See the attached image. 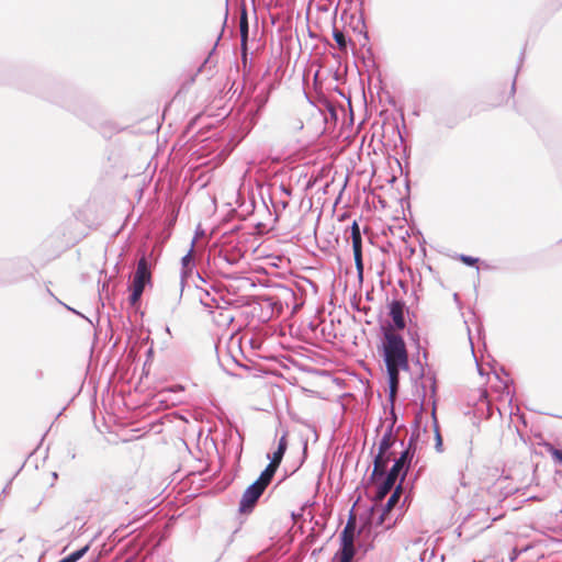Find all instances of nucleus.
I'll use <instances>...</instances> for the list:
<instances>
[{
    "label": "nucleus",
    "instance_id": "9b49d317",
    "mask_svg": "<svg viewBox=\"0 0 562 562\" xmlns=\"http://www.w3.org/2000/svg\"><path fill=\"white\" fill-rule=\"evenodd\" d=\"M386 382H387V402H395L400 391V372L403 368L394 364H385Z\"/></svg>",
    "mask_w": 562,
    "mask_h": 562
},
{
    "label": "nucleus",
    "instance_id": "f03ea898",
    "mask_svg": "<svg viewBox=\"0 0 562 562\" xmlns=\"http://www.w3.org/2000/svg\"><path fill=\"white\" fill-rule=\"evenodd\" d=\"M44 98L78 116L83 115V106L87 103V99L74 89L56 85Z\"/></svg>",
    "mask_w": 562,
    "mask_h": 562
},
{
    "label": "nucleus",
    "instance_id": "0e129e2a",
    "mask_svg": "<svg viewBox=\"0 0 562 562\" xmlns=\"http://www.w3.org/2000/svg\"><path fill=\"white\" fill-rule=\"evenodd\" d=\"M423 357H424L425 359H427V357H428V351H427V350H424V352H423Z\"/></svg>",
    "mask_w": 562,
    "mask_h": 562
},
{
    "label": "nucleus",
    "instance_id": "aec40b11",
    "mask_svg": "<svg viewBox=\"0 0 562 562\" xmlns=\"http://www.w3.org/2000/svg\"><path fill=\"white\" fill-rule=\"evenodd\" d=\"M355 535L353 531L349 530V525H347L339 535V549L341 551H350L355 552L353 546Z\"/></svg>",
    "mask_w": 562,
    "mask_h": 562
},
{
    "label": "nucleus",
    "instance_id": "bb28decb",
    "mask_svg": "<svg viewBox=\"0 0 562 562\" xmlns=\"http://www.w3.org/2000/svg\"><path fill=\"white\" fill-rule=\"evenodd\" d=\"M355 552L337 550L331 562H351Z\"/></svg>",
    "mask_w": 562,
    "mask_h": 562
},
{
    "label": "nucleus",
    "instance_id": "09e8293b",
    "mask_svg": "<svg viewBox=\"0 0 562 562\" xmlns=\"http://www.w3.org/2000/svg\"><path fill=\"white\" fill-rule=\"evenodd\" d=\"M58 562H75V560L70 557V554L64 557Z\"/></svg>",
    "mask_w": 562,
    "mask_h": 562
},
{
    "label": "nucleus",
    "instance_id": "393cba45",
    "mask_svg": "<svg viewBox=\"0 0 562 562\" xmlns=\"http://www.w3.org/2000/svg\"><path fill=\"white\" fill-rule=\"evenodd\" d=\"M276 288L279 290V297L283 299L285 304L289 303V300L295 299V292L285 284H276Z\"/></svg>",
    "mask_w": 562,
    "mask_h": 562
},
{
    "label": "nucleus",
    "instance_id": "6e6552de",
    "mask_svg": "<svg viewBox=\"0 0 562 562\" xmlns=\"http://www.w3.org/2000/svg\"><path fill=\"white\" fill-rule=\"evenodd\" d=\"M265 491L266 490L260 487L259 483L252 482L247 486L239 501L238 513L240 515H248L252 513Z\"/></svg>",
    "mask_w": 562,
    "mask_h": 562
},
{
    "label": "nucleus",
    "instance_id": "5fc2aeb1",
    "mask_svg": "<svg viewBox=\"0 0 562 562\" xmlns=\"http://www.w3.org/2000/svg\"><path fill=\"white\" fill-rule=\"evenodd\" d=\"M422 389H423L422 402H424L426 398V384L425 383H422Z\"/></svg>",
    "mask_w": 562,
    "mask_h": 562
},
{
    "label": "nucleus",
    "instance_id": "f704fd0d",
    "mask_svg": "<svg viewBox=\"0 0 562 562\" xmlns=\"http://www.w3.org/2000/svg\"><path fill=\"white\" fill-rule=\"evenodd\" d=\"M352 252H353V256L362 255V238L361 239L353 238Z\"/></svg>",
    "mask_w": 562,
    "mask_h": 562
},
{
    "label": "nucleus",
    "instance_id": "79ce46f5",
    "mask_svg": "<svg viewBox=\"0 0 562 562\" xmlns=\"http://www.w3.org/2000/svg\"><path fill=\"white\" fill-rule=\"evenodd\" d=\"M215 50V47L212 49V52L210 54H212L213 52ZM210 57L211 55H209V57L205 58V60L203 61V64L198 68L196 70V74H200L203 71V69L206 67V65L209 64L210 61Z\"/></svg>",
    "mask_w": 562,
    "mask_h": 562
},
{
    "label": "nucleus",
    "instance_id": "4468645a",
    "mask_svg": "<svg viewBox=\"0 0 562 562\" xmlns=\"http://www.w3.org/2000/svg\"><path fill=\"white\" fill-rule=\"evenodd\" d=\"M190 249L182 258H181V272H180V295L179 299L182 296V292L184 289V284L188 278H190L193 273V270L195 268V261L192 258Z\"/></svg>",
    "mask_w": 562,
    "mask_h": 562
},
{
    "label": "nucleus",
    "instance_id": "9d476101",
    "mask_svg": "<svg viewBox=\"0 0 562 562\" xmlns=\"http://www.w3.org/2000/svg\"><path fill=\"white\" fill-rule=\"evenodd\" d=\"M412 502V495L411 493H406V495L404 496L400 507L397 508L396 512H392L390 509V512H387L386 516L382 518V512L380 513L376 521H375V526L376 527H383L384 529H390L392 528L393 526L396 525L397 520L403 517L404 515V507L409 504Z\"/></svg>",
    "mask_w": 562,
    "mask_h": 562
},
{
    "label": "nucleus",
    "instance_id": "69168bd1",
    "mask_svg": "<svg viewBox=\"0 0 562 562\" xmlns=\"http://www.w3.org/2000/svg\"><path fill=\"white\" fill-rule=\"evenodd\" d=\"M400 286L405 290V283L403 281H400Z\"/></svg>",
    "mask_w": 562,
    "mask_h": 562
},
{
    "label": "nucleus",
    "instance_id": "cd10ccee",
    "mask_svg": "<svg viewBox=\"0 0 562 562\" xmlns=\"http://www.w3.org/2000/svg\"><path fill=\"white\" fill-rule=\"evenodd\" d=\"M386 420L389 422L387 426H392V432H394L395 425L397 423V414L395 412V402H389V412H387Z\"/></svg>",
    "mask_w": 562,
    "mask_h": 562
},
{
    "label": "nucleus",
    "instance_id": "c9c22d12",
    "mask_svg": "<svg viewBox=\"0 0 562 562\" xmlns=\"http://www.w3.org/2000/svg\"><path fill=\"white\" fill-rule=\"evenodd\" d=\"M237 435H238V438H239V443H238L237 449H236V460L238 462L240 460V457H241V453H243L244 437H243V435L238 430H237Z\"/></svg>",
    "mask_w": 562,
    "mask_h": 562
},
{
    "label": "nucleus",
    "instance_id": "423d86ee",
    "mask_svg": "<svg viewBox=\"0 0 562 562\" xmlns=\"http://www.w3.org/2000/svg\"><path fill=\"white\" fill-rule=\"evenodd\" d=\"M387 310L391 322L387 321L384 324H381L380 327H387L391 331L394 329L403 330L406 327L405 313L409 315L405 302L400 299H393L387 302Z\"/></svg>",
    "mask_w": 562,
    "mask_h": 562
},
{
    "label": "nucleus",
    "instance_id": "680f3d73",
    "mask_svg": "<svg viewBox=\"0 0 562 562\" xmlns=\"http://www.w3.org/2000/svg\"><path fill=\"white\" fill-rule=\"evenodd\" d=\"M281 204H282V207H283V209L288 207V205H289V203H288V202H285V201L281 202Z\"/></svg>",
    "mask_w": 562,
    "mask_h": 562
},
{
    "label": "nucleus",
    "instance_id": "1a4fd4ad",
    "mask_svg": "<svg viewBox=\"0 0 562 562\" xmlns=\"http://www.w3.org/2000/svg\"><path fill=\"white\" fill-rule=\"evenodd\" d=\"M415 450L404 448L397 458L393 459L392 472H396L401 482H405L406 475L411 469Z\"/></svg>",
    "mask_w": 562,
    "mask_h": 562
},
{
    "label": "nucleus",
    "instance_id": "ea45409f",
    "mask_svg": "<svg viewBox=\"0 0 562 562\" xmlns=\"http://www.w3.org/2000/svg\"><path fill=\"white\" fill-rule=\"evenodd\" d=\"M521 552H522V550H519L517 548H513L510 553H509V557H508L509 561L510 562H515L518 559V557L520 555Z\"/></svg>",
    "mask_w": 562,
    "mask_h": 562
},
{
    "label": "nucleus",
    "instance_id": "a19ab883",
    "mask_svg": "<svg viewBox=\"0 0 562 562\" xmlns=\"http://www.w3.org/2000/svg\"><path fill=\"white\" fill-rule=\"evenodd\" d=\"M104 293H105L106 295H109V283H108V282H103V283H102L101 289H99V295H100V297H102V295H103Z\"/></svg>",
    "mask_w": 562,
    "mask_h": 562
},
{
    "label": "nucleus",
    "instance_id": "338daca9",
    "mask_svg": "<svg viewBox=\"0 0 562 562\" xmlns=\"http://www.w3.org/2000/svg\"><path fill=\"white\" fill-rule=\"evenodd\" d=\"M195 234H201V231H200V227H198V229L195 231Z\"/></svg>",
    "mask_w": 562,
    "mask_h": 562
},
{
    "label": "nucleus",
    "instance_id": "b1692460",
    "mask_svg": "<svg viewBox=\"0 0 562 562\" xmlns=\"http://www.w3.org/2000/svg\"><path fill=\"white\" fill-rule=\"evenodd\" d=\"M543 447L546 448L547 452L551 456L552 460L562 465V450L554 447L550 442H544Z\"/></svg>",
    "mask_w": 562,
    "mask_h": 562
},
{
    "label": "nucleus",
    "instance_id": "0eeeda50",
    "mask_svg": "<svg viewBox=\"0 0 562 562\" xmlns=\"http://www.w3.org/2000/svg\"><path fill=\"white\" fill-rule=\"evenodd\" d=\"M151 285V274L133 273L132 281L128 284V303L132 307L137 308L142 302V295L145 286Z\"/></svg>",
    "mask_w": 562,
    "mask_h": 562
},
{
    "label": "nucleus",
    "instance_id": "3c124183",
    "mask_svg": "<svg viewBox=\"0 0 562 562\" xmlns=\"http://www.w3.org/2000/svg\"><path fill=\"white\" fill-rule=\"evenodd\" d=\"M232 360L234 361V363L240 368H244L246 370H248V367L241 364L235 357H232Z\"/></svg>",
    "mask_w": 562,
    "mask_h": 562
},
{
    "label": "nucleus",
    "instance_id": "13d9d810",
    "mask_svg": "<svg viewBox=\"0 0 562 562\" xmlns=\"http://www.w3.org/2000/svg\"><path fill=\"white\" fill-rule=\"evenodd\" d=\"M201 304L204 306V307H211V304L206 301H204L203 299L200 300Z\"/></svg>",
    "mask_w": 562,
    "mask_h": 562
},
{
    "label": "nucleus",
    "instance_id": "a211bd4d",
    "mask_svg": "<svg viewBox=\"0 0 562 562\" xmlns=\"http://www.w3.org/2000/svg\"><path fill=\"white\" fill-rule=\"evenodd\" d=\"M393 459V452H378L373 457V469L372 472L389 471V463Z\"/></svg>",
    "mask_w": 562,
    "mask_h": 562
},
{
    "label": "nucleus",
    "instance_id": "e2e57ef3",
    "mask_svg": "<svg viewBox=\"0 0 562 562\" xmlns=\"http://www.w3.org/2000/svg\"><path fill=\"white\" fill-rule=\"evenodd\" d=\"M69 454H70V458L71 459H75L76 458V453L74 451H69Z\"/></svg>",
    "mask_w": 562,
    "mask_h": 562
},
{
    "label": "nucleus",
    "instance_id": "bf43d9fd",
    "mask_svg": "<svg viewBox=\"0 0 562 562\" xmlns=\"http://www.w3.org/2000/svg\"><path fill=\"white\" fill-rule=\"evenodd\" d=\"M146 353H147V358L153 357V353H154L153 348H149Z\"/></svg>",
    "mask_w": 562,
    "mask_h": 562
},
{
    "label": "nucleus",
    "instance_id": "37998d69",
    "mask_svg": "<svg viewBox=\"0 0 562 562\" xmlns=\"http://www.w3.org/2000/svg\"><path fill=\"white\" fill-rule=\"evenodd\" d=\"M280 190L289 196L292 194V189L290 187L284 186L283 183H281Z\"/></svg>",
    "mask_w": 562,
    "mask_h": 562
},
{
    "label": "nucleus",
    "instance_id": "ddd939ff",
    "mask_svg": "<svg viewBox=\"0 0 562 562\" xmlns=\"http://www.w3.org/2000/svg\"><path fill=\"white\" fill-rule=\"evenodd\" d=\"M406 487H404V482H398L392 493V495L389 497L386 503L382 506V518L386 516L387 512L390 509L392 512H396L400 507L398 504L401 503V496L403 493L406 494Z\"/></svg>",
    "mask_w": 562,
    "mask_h": 562
},
{
    "label": "nucleus",
    "instance_id": "864d4df0",
    "mask_svg": "<svg viewBox=\"0 0 562 562\" xmlns=\"http://www.w3.org/2000/svg\"><path fill=\"white\" fill-rule=\"evenodd\" d=\"M427 552H428V550L426 549V550H424V551L420 553V555H419V560H420V562H424V561H425L426 555H427Z\"/></svg>",
    "mask_w": 562,
    "mask_h": 562
},
{
    "label": "nucleus",
    "instance_id": "72a5a7b5",
    "mask_svg": "<svg viewBox=\"0 0 562 562\" xmlns=\"http://www.w3.org/2000/svg\"><path fill=\"white\" fill-rule=\"evenodd\" d=\"M353 259H355V266H356L358 276L360 278H362V273H363V259H362V255L353 256Z\"/></svg>",
    "mask_w": 562,
    "mask_h": 562
},
{
    "label": "nucleus",
    "instance_id": "774afa93",
    "mask_svg": "<svg viewBox=\"0 0 562 562\" xmlns=\"http://www.w3.org/2000/svg\"><path fill=\"white\" fill-rule=\"evenodd\" d=\"M124 562H132V559H126Z\"/></svg>",
    "mask_w": 562,
    "mask_h": 562
},
{
    "label": "nucleus",
    "instance_id": "7ed1b4c3",
    "mask_svg": "<svg viewBox=\"0 0 562 562\" xmlns=\"http://www.w3.org/2000/svg\"><path fill=\"white\" fill-rule=\"evenodd\" d=\"M30 265L26 259L7 260L0 263V284H14L29 274Z\"/></svg>",
    "mask_w": 562,
    "mask_h": 562
},
{
    "label": "nucleus",
    "instance_id": "c756f323",
    "mask_svg": "<svg viewBox=\"0 0 562 562\" xmlns=\"http://www.w3.org/2000/svg\"><path fill=\"white\" fill-rule=\"evenodd\" d=\"M458 259L468 267H477L480 259L477 257L461 254ZM479 270V268H476Z\"/></svg>",
    "mask_w": 562,
    "mask_h": 562
},
{
    "label": "nucleus",
    "instance_id": "f257e3e1",
    "mask_svg": "<svg viewBox=\"0 0 562 562\" xmlns=\"http://www.w3.org/2000/svg\"><path fill=\"white\" fill-rule=\"evenodd\" d=\"M380 331L381 344L378 346V351L384 364H394L403 368V371H408L409 359L403 336L389 330L387 327H380Z\"/></svg>",
    "mask_w": 562,
    "mask_h": 562
},
{
    "label": "nucleus",
    "instance_id": "e433bc0d",
    "mask_svg": "<svg viewBox=\"0 0 562 562\" xmlns=\"http://www.w3.org/2000/svg\"><path fill=\"white\" fill-rule=\"evenodd\" d=\"M56 301H57L59 304H61V305H63L67 311L71 312V313H74V314H76V315H78V316H79V317H81V318L88 319V318H87L82 313H80L79 311L75 310L74 307H71V306H69V305H67V304H65V303H64V302H61L59 299H56Z\"/></svg>",
    "mask_w": 562,
    "mask_h": 562
},
{
    "label": "nucleus",
    "instance_id": "2f4dec72",
    "mask_svg": "<svg viewBox=\"0 0 562 562\" xmlns=\"http://www.w3.org/2000/svg\"><path fill=\"white\" fill-rule=\"evenodd\" d=\"M350 237H351V240H353V238H357V239L362 238L361 232H360V226L357 223V221H353L352 224L350 225Z\"/></svg>",
    "mask_w": 562,
    "mask_h": 562
},
{
    "label": "nucleus",
    "instance_id": "c85d7f7f",
    "mask_svg": "<svg viewBox=\"0 0 562 562\" xmlns=\"http://www.w3.org/2000/svg\"><path fill=\"white\" fill-rule=\"evenodd\" d=\"M334 40L337 44V46L340 48V49H345L348 45V43H350V38H348L344 33L341 32H336L334 31Z\"/></svg>",
    "mask_w": 562,
    "mask_h": 562
},
{
    "label": "nucleus",
    "instance_id": "7c9ffc66",
    "mask_svg": "<svg viewBox=\"0 0 562 562\" xmlns=\"http://www.w3.org/2000/svg\"><path fill=\"white\" fill-rule=\"evenodd\" d=\"M89 549H90V544L88 543V544L72 551L69 554L75 560V562H77L86 555V553L89 551Z\"/></svg>",
    "mask_w": 562,
    "mask_h": 562
},
{
    "label": "nucleus",
    "instance_id": "603ef678",
    "mask_svg": "<svg viewBox=\"0 0 562 562\" xmlns=\"http://www.w3.org/2000/svg\"><path fill=\"white\" fill-rule=\"evenodd\" d=\"M263 301H265V302H268L272 307H273V306H274V304H276V303L273 302V297H271V296H266V297H263Z\"/></svg>",
    "mask_w": 562,
    "mask_h": 562
},
{
    "label": "nucleus",
    "instance_id": "de8ad7c7",
    "mask_svg": "<svg viewBox=\"0 0 562 562\" xmlns=\"http://www.w3.org/2000/svg\"><path fill=\"white\" fill-rule=\"evenodd\" d=\"M524 57H525V53L521 52L520 53V56H519V63H518V66H517V70H516V74L519 71L520 67H521V64L524 61Z\"/></svg>",
    "mask_w": 562,
    "mask_h": 562
},
{
    "label": "nucleus",
    "instance_id": "6ab92c4d",
    "mask_svg": "<svg viewBox=\"0 0 562 562\" xmlns=\"http://www.w3.org/2000/svg\"><path fill=\"white\" fill-rule=\"evenodd\" d=\"M288 449V430H284L282 436L279 438L277 448L273 452L268 453L267 458L269 460H274L278 463H281L283 460V457Z\"/></svg>",
    "mask_w": 562,
    "mask_h": 562
},
{
    "label": "nucleus",
    "instance_id": "39448f33",
    "mask_svg": "<svg viewBox=\"0 0 562 562\" xmlns=\"http://www.w3.org/2000/svg\"><path fill=\"white\" fill-rule=\"evenodd\" d=\"M396 480L400 481V476L391 469L383 472H371L369 483L374 490V497L378 499L384 498L393 487L395 488Z\"/></svg>",
    "mask_w": 562,
    "mask_h": 562
},
{
    "label": "nucleus",
    "instance_id": "a18cd8bd",
    "mask_svg": "<svg viewBox=\"0 0 562 562\" xmlns=\"http://www.w3.org/2000/svg\"><path fill=\"white\" fill-rule=\"evenodd\" d=\"M306 457H307V442L305 441L303 445V457H302L300 465H302L304 463Z\"/></svg>",
    "mask_w": 562,
    "mask_h": 562
},
{
    "label": "nucleus",
    "instance_id": "f8f14e48",
    "mask_svg": "<svg viewBox=\"0 0 562 562\" xmlns=\"http://www.w3.org/2000/svg\"><path fill=\"white\" fill-rule=\"evenodd\" d=\"M428 380L430 381V393L431 397L435 398L436 392H437V381L435 374H431L428 376ZM432 426H434V432H435V449L438 452H442L443 450V439L440 434L439 424L436 416V400H432Z\"/></svg>",
    "mask_w": 562,
    "mask_h": 562
},
{
    "label": "nucleus",
    "instance_id": "a878e982",
    "mask_svg": "<svg viewBox=\"0 0 562 562\" xmlns=\"http://www.w3.org/2000/svg\"><path fill=\"white\" fill-rule=\"evenodd\" d=\"M409 322H412V319H409ZM407 335H408L409 339L414 342L416 349L419 351L420 341H419L418 327H417L416 323L415 324L411 323V325L407 329Z\"/></svg>",
    "mask_w": 562,
    "mask_h": 562
},
{
    "label": "nucleus",
    "instance_id": "412c9836",
    "mask_svg": "<svg viewBox=\"0 0 562 562\" xmlns=\"http://www.w3.org/2000/svg\"><path fill=\"white\" fill-rule=\"evenodd\" d=\"M153 267L154 262L151 254H146L144 251L137 261V266L134 272L139 274H151Z\"/></svg>",
    "mask_w": 562,
    "mask_h": 562
},
{
    "label": "nucleus",
    "instance_id": "5701e85b",
    "mask_svg": "<svg viewBox=\"0 0 562 562\" xmlns=\"http://www.w3.org/2000/svg\"><path fill=\"white\" fill-rule=\"evenodd\" d=\"M229 266H236L243 255L240 254V251L238 249H233V250H228V251H221V255H220Z\"/></svg>",
    "mask_w": 562,
    "mask_h": 562
},
{
    "label": "nucleus",
    "instance_id": "49530a36",
    "mask_svg": "<svg viewBox=\"0 0 562 562\" xmlns=\"http://www.w3.org/2000/svg\"><path fill=\"white\" fill-rule=\"evenodd\" d=\"M415 363H416L417 366H419V367H420V378H424V376H425L424 367H423V364H422V362H420V360H419V358H418V357H417V359L415 360Z\"/></svg>",
    "mask_w": 562,
    "mask_h": 562
},
{
    "label": "nucleus",
    "instance_id": "6e6d98bb",
    "mask_svg": "<svg viewBox=\"0 0 562 562\" xmlns=\"http://www.w3.org/2000/svg\"><path fill=\"white\" fill-rule=\"evenodd\" d=\"M515 91H516V78L514 79V81L512 83L510 94L514 95Z\"/></svg>",
    "mask_w": 562,
    "mask_h": 562
},
{
    "label": "nucleus",
    "instance_id": "f3484780",
    "mask_svg": "<svg viewBox=\"0 0 562 562\" xmlns=\"http://www.w3.org/2000/svg\"><path fill=\"white\" fill-rule=\"evenodd\" d=\"M422 419V409L418 412V414L415 417L414 424H413V431L407 442V448L415 450L417 448V442L420 438V432H426L427 428L426 426L422 427L420 425Z\"/></svg>",
    "mask_w": 562,
    "mask_h": 562
},
{
    "label": "nucleus",
    "instance_id": "c03bdc74",
    "mask_svg": "<svg viewBox=\"0 0 562 562\" xmlns=\"http://www.w3.org/2000/svg\"><path fill=\"white\" fill-rule=\"evenodd\" d=\"M198 120H199V116H195V117H193V119L189 122V124H188V126H187V131H188V132L193 130V127H194V125H195V123H196V121H198Z\"/></svg>",
    "mask_w": 562,
    "mask_h": 562
},
{
    "label": "nucleus",
    "instance_id": "2eb2a0df",
    "mask_svg": "<svg viewBox=\"0 0 562 562\" xmlns=\"http://www.w3.org/2000/svg\"><path fill=\"white\" fill-rule=\"evenodd\" d=\"M396 443L404 448V440L393 438L392 426H387L379 441L378 450H380V452H393L392 448Z\"/></svg>",
    "mask_w": 562,
    "mask_h": 562
},
{
    "label": "nucleus",
    "instance_id": "dca6fc26",
    "mask_svg": "<svg viewBox=\"0 0 562 562\" xmlns=\"http://www.w3.org/2000/svg\"><path fill=\"white\" fill-rule=\"evenodd\" d=\"M270 462L267 467L261 471L260 475L254 481V483H259L260 487L266 490L268 485L271 483L276 472L281 463L276 462L274 460H269Z\"/></svg>",
    "mask_w": 562,
    "mask_h": 562
},
{
    "label": "nucleus",
    "instance_id": "052dcab7",
    "mask_svg": "<svg viewBox=\"0 0 562 562\" xmlns=\"http://www.w3.org/2000/svg\"><path fill=\"white\" fill-rule=\"evenodd\" d=\"M46 291H47V293H48L50 296H53L55 300L57 299V297L54 295V293L49 290V288H47V289H46Z\"/></svg>",
    "mask_w": 562,
    "mask_h": 562
},
{
    "label": "nucleus",
    "instance_id": "4be33fe9",
    "mask_svg": "<svg viewBox=\"0 0 562 562\" xmlns=\"http://www.w3.org/2000/svg\"><path fill=\"white\" fill-rule=\"evenodd\" d=\"M271 89H272V85H269L268 87H265L263 89H261L258 92V94L255 95L254 104L256 106V110H255L256 115H259V113L266 106V104L269 100V97H270Z\"/></svg>",
    "mask_w": 562,
    "mask_h": 562
},
{
    "label": "nucleus",
    "instance_id": "4c0bfd02",
    "mask_svg": "<svg viewBox=\"0 0 562 562\" xmlns=\"http://www.w3.org/2000/svg\"><path fill=\"white\" fill-rule=\"evenodd\" d=\"M420 473H422V468L417 470V472L415 473L412 482L407 483L406 486H405L407 488L408 485H409V490L406 493H411L412 496H413L414 482L419 477Z\"/></svg>",
    "mask_w": 562,
    "mask_h": 562
},
{
    "label": "nucleus",
    "instance_id": "4d7b16f0",
    "mask_svg": "<svg viewBox=\"0 0 562 562\" xmlns=\"http://www.w3.org/2000/svg\"><path fill=\"white\" fill-rule=\"evenodd\" d=\"M405 186H406V190H407V192H409V179H408V172H406Z\"/></svg>",
    "mask_w": 562,
    "mask_h": 562
},
{
    "label": "nucleus",
    "instance_id": "473e14b6",
    "mask_svg": "<svg viewBox=\"0 0 562 562\" xmlns=\"http://www.w3.org/2000/svg\"><path fill=\"white\" fill-rule=\"evenodd\" d=\"M360 18H359V22L362 24V29H367L366 26V22H364V16H363V12H362V7H363V0H361L360 2ZM360 34L363 35V38L368 42L369 41V34H368V31L364 30V31H360Z\"/></svg>",
    "mask_w": 562,
    "mask_h": 562
},
{
    "label": "nucleus",
    "instance_id": "8fccbe9b",
    "mask_svg": "<svg viewBox=\"0 0 562 562\" xmlns=\"http://www.w3.org/2000/svg\"><path fill=\"white\" fill-rule=\"evenodd\" d=\"M58 562H75V560L70 557V554L64 557Z\"/></svg>",
    "mask_w": 562,
    "mask_h": 562
},
{
    "label": "nucleus",
    "instance_id": "58836bf2",
    "mask_svg": "<svg viewBox=\"0 0 562 562\" xmlns=\"http://www.w3.org/2000/svg\"><path fill=\"white\" fill-rule=\"evenodd\" d=\"M436 123H437L438 125H446V126H448L449 128H452V127H454V126L457 125V122H456V121H451V122H449V123L445 122V121H443V119H442V116H437V119H436Z\"/></svg>",
    "mask_w": 562,
    "mask_h": 562
},
{
    "label": "nucleus",
    "instance_id": "20e7f679",
    "mask_svg": "<svg viewBox=\"0 0 562 562\" xmlns=\"http://www.w3.org/2000/svg\"><path fill=\"white\" fill-rule=\"evenodd\" d=\"M134 488V481L128 476H109L100 485L103 499L120 498Z\"/></svg>",
    "mask_w": 562,
    "mask_h": 562
}]
</instances>
